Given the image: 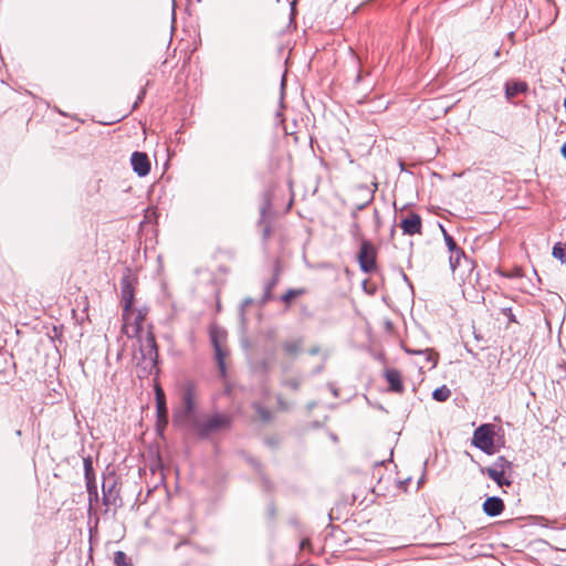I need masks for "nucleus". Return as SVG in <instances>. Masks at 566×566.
Instances as JSON below:
<instances>
[{
  "label": "nucleus",
  "mask_w": 566,
  "mask_h": 566,
  "mask_svg": "<svg viewBox=\"0 0 566 566\" xmlns=\"http://www.w3.org/2000/svg\"><path fill=\"white\" fill-rule=\"evenodd\" d=\"M553 256L566 264V244L556 243L553 247Z\"/></svg>",
  "instance_id": "4be33fe9"
},
{
  "label": "nucleus",
  "mask_w": 566,
  "mask_h": 566,
  "mask_svg": "<svg viewBox=\"0 0 566 566\" xmlns=\"http://www.w3.org/2000/svg\"><path fill=\"white\" fill-rule=\"evenodd\" d=\"M253 302L252 298L248 297L242 302V308H245L247 306L251 305Z\"/></svg>",
  "instance_id": "7c9ffc66"
},
{
  "label": "nucleus",
  "mask_w": 566,
  "mask_h": 566,
  "mask_svg": "<svg viewBox=\"0 0 566 566\" xmlns=\"http://www.w3.org/2000/svg\"><path fill=\"white\" fill-rule=\"evenodd\" d=\"M276 282H277V279L273 277L264 286V293H263V296H262V300H261L262 304H265L266 302H269L272 298V290L276 285Z\"/></svg>",
  "instance_id": "5701e85b"
},
{
  "label": "nucleus",
  "mask_w": 566,
  "mask_h": 566,
  "mask_svg": "<svg viewBox=\"0 0 566 566\" xmlns=\"http://www.w3.org/2000/svg\"><path fill=\"white\" fill-rule=\"evenodd\" d=\"M464 260L465 262H469L464 252L460 249L458 251H454V253H450L449 263L451 270L454 272L458 266L461 264V260Z\"/></svg>",
  "instance_id": "6ab92c4d"
},
{
  "label": "nucleus",
  "mask_w": 566,
  "mask_h": 566,
  "mask_svg": "<svg viewBox=\"0 0 566 566\" xmlns=\"http://www.w3.org/2000/svg\"><path fill=\"white\" fill-rule=\"evenodd\" d=\"M451 396V390L447 386H441L433 390L432 398L439 402H443Z\"/></svg>",
  "instance_id": "412c9836"
},
{
  "label": "nucleus",
  "mask_w": 566,
  "mask_h": 566,
  "mask_svg": "<svg viewBox=\"0 0 566 566\" xmlns=\"http://www.w3.org/2000/svg\"><path fill=\"white\" fill-rule=\"evenodd\" d=\"M114 564H115V566H132L130 562L128 560L127 555L122 551L115 552Z\"/></svg>",
  "instance_id": "b1692460"
},
{
  "label": "nucleus",
  "mask_w": 566,
  "mask_h": 566,
  "mask_svg": "<svg viewBox=\"0 0 566 566\" xmlns=\"http://www.w3.org/2000/svg\"><path fill=\"white\" fill-rule=\"evenodd\" d=\"M156 402H157L158 422L163 421L166 424L168 411H167V407H166L165 395L159 387H157V389H156Z\"/></svg>",
  "instance_id": "4468645a"
},
{
  "label": "nucleus",
  "mask_w": 566,
  "mask_h": 566,
  "mask_svg": "<svg viewBox=\"0 0 566 566\" xmlns=\"http://www.w3.org/2000/svg\"><path fill=\"white\" fill-rule=\"evenodd\" d=\"M210 338H211L212 346L214 348L216 359H217L219 370H220L221 375L224 376L226 375L224 359H226L227 353L222 348V343L226 339V332L218 326H212L210 328Z\"/></svg>",
  "instance_id": "423d86ee"
},
{
  "label": "nucleus",
  "mask_w": 566,
  "mask_h": 566,
  "mask_svg": "<svg viewBox=\"0 0 566 566\" xmlns=\"http://www.w3.org/2000/svg\"><path fill=\"white\" fill-rule=\"evenodd\" d=\"M303 293L302 290L290 289L281 296L284 303H290L294 297L300 296Z\"/></svg>",
  "instance_id": "bb28decb"
},
{
  "label": "nucleus",
  "mask_w": 566,
  "mask_h": 566,
  "mask_svg": "<svg viewBox=\"0 0 566 566\" xmlns=\"http://www.w3.org/2000/svg\"><path fill=\"white\" fill-rule=\"evenodd\" d=\"M564 106H565V109H566V96H565V99H564Z\"/></svg>",
  "instance_id": "72a5a7b5"
},
{
  "label": "nucleus",
  "mask_w": 566,
  "mask_h": 566,
  "mask_svg": "<svg viewBox=\"0 0 566 566\" xmlns=\"http://www.w3.org/2000/svg\"><path fill=\"white\" fill-rule=\"evenodd\" d=\"M133 170L139 176L145 177L150 171V161L147 154L134 151L130 157Z\"/></svg>",
  "instance_id": "1a4fd4ad"
},
{
  "label": "nucleus",
  "mask_w": 566,
  "mask_h": 566,
  "mask_svg": "<svg viewBox=\"0 0 566 566\" xmlns=\"http://www.w3.org/2000/svg\"><path fill=\"white\" fill-rule=\"evenodd\" d=\"M441 229L443 232V238H444L446 244H447L450 253H454V251L460 250V248H458L454 239L442 227H441Z\"/></svg>",
  "instance_id": "393cba45"
},
{
  "label": "nucleus",
  "mask_w": 566,
  "mask_h": 566,
  "mask_svg": "<svg viewBox=\"0 0 566 566\" xmlns=\"http://www.w3.org/2000/svg\"><path fill=\"white\" fill-rule=\"evenodd\" d=\"M120 294L123 312L124 315H126L130 311L134 303V286L129 275H125L120 280Z\"/></svg>",
  "instance_id": "0eeeda50"
},
{
  "label": "nucleus",
  "mask_w": 566,
  "mask_h": 566,
  "mask_svg": "<svg viewBox=\"0 0 566 566\" xmlns=\"http://www.w3.org/2000/svg\"><path fill=\"white\" fill-rule=\"evenodd\" d=\"M527 90V84L525 82H513L505 84V95L507 99L513 98L520 93H524Z\"/></svg>",
  "instance_id": "2eb2a0df"
},
{
  "label": "nucleus",
  "mask_w": 566,
  "mask_h": 566,
  "mask_svg": "<svg viewBox=\"0 0 566 566\" xmlns=\"http://www.w3.org/2000/svg\"><path fill=\"white\" fill-rule=\"evenodd\" d=\"M103 490V503L105 506H118L120 502L119 493L116 490L115 482H112L111 484H107L106 482L103 483L102 486Z\"/></svg>",
  "instance_id": "9d476101"
},
{
  "label": "nucleus",
  "mask_w": 566,
  "mask_h": 566,
  "mask_svg": "<svg viewBox=\"0 0 566 566\" xmlns=\"http://www.w3.org/2000/svg\"><path fill=\"white\" fill-rule=\"evenodd\" d=\"M287 384L294 390H296L298 388V381L297 380H290Z\"/></svg>",
  "instance_id": "c756f323"
},
{
  "label": "nucleus",
  "mask_w": 566,
  "mask_h": 566,
  "mask_svg": "<svg viewBox=\"0 0 566 566\" xmlns=\"http://www.w3.org/2000/svg\"><path fill=\"white\" fill-rule=\"evenodd\" d=\"M482 474H486L491 480H493L500 488L506 485H511V480L506 478V473L504 471H496V470H486V469H480Z\"/></svg>",
  "instance_id": "ddd939ff"
},
{
  "label": "nucleus",
  "mask_w": 566,
  "mask_h": 566,
  "mask_svg": "<svg viewBox=\"0 0 566 566\" xmlns=\"http://www.w3.org/2000/svg\"><path fill=\"white\" fill-rule=\"evenodd\" d=\"M405 350L408 353V354H413V355H424L426 356V359L427 361H429L432 367L436 366L437 364V358H436V354L430 350V349H424V350H415V349H410L408 347H405Z\"/></svg>",
  "instance_id": "aec40b11"
},
{
  "label": "nucleus",
  "mask_w": 566,
  "mask_h": 566,
  "mask_svg": "<svg viewBox=\"0 0 566 566\" xmlns=\"http://www.w3.org/2000/svg\"><path fill=\"white\" fill-rule=\"evenodd\" d=\"M318 353V348L317 347H314L312 349H310V354L311 355H316Z\"/></svg>",
  "instance_id": "473e14b6"
},
{
  "label": "nucleus",
  "mask_w": 566,
  "mask_h": 566,
  "mask_svg": "<svg viewBox=\"0 0 566 566\" xmlns=\"http://www.w3.org/2000/svg\"><path fill=\"white\" fill-rule=\"evenodd\" d=\"M282 347H283V350L285 352V354L295 356L301 350L302 340L301 339L286 340L283 343Z\"/></svg>",
  "instance_id": "a211bd4d"
},
{
  "label": "nucleus",
  "mask_w": 566,
  "mask_h": 566,
  "mask_svg": "<svg viewBox=\"0 0 566 566\" xmlns=\"http://www.w3.org/2000/svg\"><path fill=\"white\" fill-rule=\"evenodd\" d=\"M400 228L402 229L403 234L407 235H415L421 233V217L418 213H409L407 217L401 219Z\"/></svg>",
  "instance_id": "6e6552de"
},
{
  "label": "nucleus",
  "mask_w": 566,
  "mask_h": 566,
  "mask_svg": "<svg viewBox=\"0 0 566 566\" xmlns=\"http://www.w3.org/2000/svg\"><path fill=\"white\" fill-rule=\"evenodd\" d=\"M386 379L389 384L390 390L395 392H402L403 385L401 381V375L397 369H387L385 371Z\"/></svg>",
  "instance_id": "f8f14e48"
},
{
  "label": "nucleus",
  "mask_w": 566,
  "mask_h": 566,
  "mask_svg": "<svg viewBox=\"0 0 566 566\" xmlns=\"http://www.w3.org/2000/svg\"><path fill=\"white\" fill-rule=\"evenodd\" d=\"M472 444L486 454H493L494 431L491 424H481L473 432Z\"/></svg>",
  "instance_id": "7ed1b4c3"
},
{
  "label": "nucleus",
  "mask_w": 566,
  "mask_h": 566,
  "mask_svg": "<svg viewBox=\"0 0 566 566\" xmlns=\"http://www.w3.org/2000/svg\"><path fill=\"white\" fill-rule=\"evenodd\" d=\"M184 410L175 416V422L178 424L190 426L193 420L195 410V389L192 385H188L182 395Z\"/></svg>",
  "instance_id": "20e7f679"
},
{
  "label": "nucleus",
  "mask_w": 566,
  "mask_h": 566,
  "mask_svg": "<svg viewBox=\"0 0 566 566\" xmlns=\"http://www.w3.org/2000/svg\"><path fill=\"white\" fill-rule=\"evenodd\" d=\"M145 95H146V90H145V88H143V90L139 92V94H138V96H137V99H136V102H135V104H134L133 108H136V107H137V105H138V104L144 99Z\"/></svg>",
  "instance_id": "c85d7f7f"
},
{
  "label": "nucleus",
  "mask_w": 566,
  "mask_h": 566,
  "mask_svg": "<svg viewBox=\"0 0 566 566\" xmlns=\"http://www.w3.org/2000/svg\"><path fill=\"white\" fill-rule=\"evenodd\" d=\"M254 409L262 421L271 420V412L266 408H264L260 403H255Z\"/></svg>",
  "instance_id": "a878e982"
},
{
  "label": "nucleus",
  "mask_w": 566,
  "mask_h": 566,
  "mask_svg": "<svg viewBox=\"0 0 566 566\" xmlns=\"http://www.w3.org/2000/svg\"><path fill=\"white\" fill-rule=\"evenodd\" d=\"M231 422L232 417L230 415L214 413L206 420H193L190 427L200 438L206 439L216 432L228 429Z\"/></svg>",
  "instance_id": "f03ea898"
},
{
  "label": "nucleus",
  "mask_w": 566,
  "mask_h": 566,
  "mask_svg": "<svg viewBox=\"0 0 566 566\" xmlns=\"http://www.w3.org/2000/svg\"><path fill=\"white\" fill-rule=\"evenodd\" d=\"M512 462L509 461L505 457L501 455L494 461L492 465L485 467L484 469L510 472L512 471Z\"/></svg>",
  "instance_id": "f3484780"
},
{
  "label": "nucleus",
  "mask_w": 566,
  "mask_h": 566,
  "mask_svg": "<svg viewBox=\"0 0 566 566\" xmlns=\"http://www.w3.org/2000/svg\"><path fill=\"white\" fill-rule=\"evenodd\" d=\"M504 510L503 501L497 496L488 497L483 503V511L489 516H497Z\"/></svg>",
  "instance_id": "9b49d317"
},
{
  "label": "nucleus",
  "mask_w": 566,
  "mask_h": 566,
  "mask_svg": "<svg viewBox=\"0 0 566 566\" xmlns=\"http://www.w3.org/2000/svg\"><path fill=\"white\" fill-rule=\"evenodd\" d=\"M139 340V352H140V360L138 365L143 368L147 374H157L158 373V348L155 336L151 332H147L145 335L140 334L138 336Z\"/></svg>",
  "instance_id": "f257e3e1"
},
{
  "label": "nucleus",
  "mask_w": 566,
  "mask_h": 566,
  "mask_svg": "<svg viewBox=\"0 0 566 566\" xmlns=\"http://www.w3.org/2000/svg\"><path fill=\"white\" fill-rule=\"evenodd\" d=\"M560 151H562V155L564 156V158L566 159V143L563 145Z\"/></svg>",
  "instance_id": "2f4dec72"
},
{
  "label": "nucleus",
  "mask_w": 566,
  "mask_h": 566,
  "mask_svg": "<svg viewBox=\"0 0 566 566\" xmlns=\"http://www.w3.org/2000/svg\"><path fill=\"white\" fill-rule=\"evenodd\" d=\"M376 256L374 244L368 240H361L357 259L363 272L371 273L376 269Z\"/></svg>",
  "instance_id": "39448f33"
},
{
  "label": "nucleus",
  "mask_w": 566,
  "mask_h": 566,
  "mask_svg": "<svg viewBox=\"0 0 566 566\" xmlns=\"http://www.w3.org/2000/svg\"><path fill=\"white\" fill-rule=\"evenodd\" d=\"M357 217H358L357 212L354 211L352 213L353 222L349 227V233L354 240L359 241L361 243V240H365V239L363 235L360 224L357 221Z\"/></svg>",
  "instance_id": "dca6fc26"
},
{
  "label": "nucleus",
  "mask_w": 566,
  "mask_h": 566,
  "mask_svg": "<svg viewBox=\"0 0 566 566\" xmlns=\"http://www.w3.org/2000/svg\"><path fill=\"white\" fill-rule=\"evenodd\" d=\"M145 95H146V90H145V88H143V90L139 92V94H138V96H137V99H136V102H135V104H134L133 108H136V107H137V105H138V104L144 99Z\"/></svg>",
  "instance_id": "cd10ccee"
}]
</instances>
